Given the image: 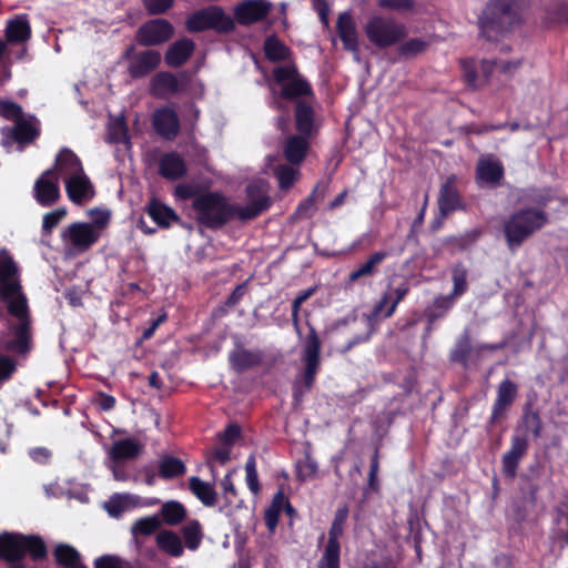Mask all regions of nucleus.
I'll list each match as a JSON object with an SVG mask.
<instances>
[{
	"instance_id": "nucleus-61",
	"label": "nucleus",
	"mask_w": 568,
	"mask_h": 568,
	"mask_svg": "<svg viewBox=\"0 0 568 568\" xmlns=\"http://www.w3.org/2000/svg\"><path fill=\"white\" fill-rule=\"evenodd\" d=\"M185 464H160L159 476L163 479H173L184 475Z\"/></svg>"
},
{
	"instance_id": "nucleus-31",
	"label": "nucleus",
	"mask_w": 568,
	"mask_h": 568,
	"mask_svg": "<svg viewBox=\"0 0 568 568\" xmlns=\"http://www.w3.org/2000/svg\"><path fill=\"white\" fill-rule=\"evenodd\" d=\"M146 213L162 229H168L172 222L179 221L175 211L155 197L148 203Z\"/></svg>"
},
{
	"instance_id": "nucleus-4",
	"label": "nucleus",
	"mask_w": 568,
	"mask_h": 568,
	"mask_svg": "<svg viewBox=\"0 0 568 568\" xmlns=\"http://www.w3.org/2000/svg\"><path fill=\"white\" fill-rule=\"evenodd\" d=\"M516 0H489L478 18L480 36L488 41L498 38L520 23Z\"/></svg>"
},
{
	"instance_id": "nucleus-27",
	"label": "nucleus",
	"mask_w": 568,
	"mask_h": 568,
	"mask_svg": "<svg viewBox=\"0 0 568 568\" xmlns=\"http://www.w3.org/2000/svg\"><path fill=\"white\" fill-rule=\"evenodd\" d=\"M308 136L295 134L286 139L283 146L284 159L291 164L300 166L308 152Z\"/></svg>"
},
{
	"instance_id": "nucleus-32",
	"label": "nucleus",
	"mask_w": 568,
	"mask_h": 568,
	"mask_svg": "<svg viewBox=\"0 0 568 568\" xmlns=\"http://www.w3.org/2000/svg\"><path fill=\"white\" fill-rule=\"evenodd\" d=\"M505 170L499 161L479 160L476 179L485 184L497 186L503 180Z\"/></svg>"
},
{
	"instance_id": "nucleus-2",
	"label": "nucleus",
	"mask_w": 568,
	"mask_h": 568,
	"mask_svg": "<svg viewBox=\"0 0 568 568\" xmlns=\"http://www.w3.org/2000/svg\"><path fill=\"white\" fill-rule=\"evenodd\" d=\"M0 302L6 303L8 313L19 321L11 326L13 338L4 343V351L27 355L32 348L30 311L19 267L9 254L0 258Z\"/></svg>"
},
{
	"instance_id": "nucleus-3",
	"label": "nucleus",
	"mask_w": 568,
	"mask_h": 568,
	"mask_svg": "<svg viewBox=\"0 0 568 568\" xmlns=\"http://www.w3.org/2000/svg\"><path fill=\"white\" fill-rule=\"evenodd\" d=\"M548 222V213L535 206L520 207L509 214L503 223V234L508 250L516 252Z\"/></svg>"
},
{
	"instance_id": "nucleus-58",
	"label": "nucleus",
	"mask_w": 568,
	"mask_h": 568,
	"mask_svg": "<svg viewBox=\"0 0 568 568\" xmlns=\"http://www.w3.org/2000/svg\"><path fill=\"white\" fill-rule=\"evenodd\" d=\"M67 215V210L64 207L55 209L43 216L42 229L44 232H51Z\"/></svg>"
},
{
	"instance_id": "nucleus-54",
	"label": "nucleus",
	"mask_w": 568,
	"mask_h": 568,
	"mask_svg": "<svg viewBox=\"0 0 568 568\" xmlns=\"http://www.w3.org/2000/svg\"><path fill=\"white\" fill-rule=\"evenodd\" d=\"M159 527L160 520L156 517H144L135 521L133 526V532L143 536H150L154 534L159 529Z\"/></svg>"
},
{
	"instance_id": "nucleus-48",
	"label": "nucleus",
	"mask_w": 568,
	"mask_h": 568,
	"mask_svg": "<svg viewBox=\"0 0 568 568\" xmlns=\"http://www.w3.org/2000/svg\"><path fill=\"white\" fill-rule=\"evenodd\" d=\"M429 47V42L420 38H412L403 42L397 51L400 57L406 59L413 58L425 52Z\"/></svg>"
},
{
	"instance_id": "nucleus-56",
	"label": "nucleus",
	"mask_w": 568,
	"mask_h": 568,
	"mask_svg": "<svg viewBox=\"0 0 568 568\" xmlns=\"http://www.w3.org/2000/svg\"><path fill=\"white\" fill-rule=\"evenodd\" d=\"M175 0H142L145 11L150 16H160L166 13L174 4Z\"/></svg>"
},
{
	"instance_id": "nucleus-14",
	"label": "nucleus",
	"mask_w": 568,
	"mask_h": 568,
	"mask_svg": "<svg viewBox=\"0 0 568 568\" xmlns=\"http://www.w3.org/2000/svg\"><path fill=\"white\" fill-rule=\"evenodd\" d=\"M61 236L69 241L74 248L84 252L99 241L100 231L90 223L74 222L62 232Z\"/></svg>"
},
{
	"instance_id": "nucleus-33",
	"label": "nucleus",
	"mask_w": 568,
	"mask_h": 568,
	"mask_svg": "<svg viewBox=\"0 0 568 568\" xmlns=\"http://www.w3.org/2000/svg\"><path fill=\"white\" fill-rule=\"evenodd\" d=\"M481 231L473 229L459 235H450L443 240V245L452 254L469 250L480 237Z\"/></svg>"
},
{
	"instance_id": "nucleus-25",
	"label": "nucleus",
	"mask_w": 568,
	"mask_h": 568,
	"mask_svg": "<svg viewBox=\"0 0 568 568\" xmlns=\"http://www.w3.org/2000/svg\"><path fill=\"white\" fill-rule=\"evenodd\" d=\"M336 31L346 51H358V34L354 19L349 12H342L338 14L336 21Z\"/></svg>"
},
{
	"instance_id": "nucleus-59",
	"label": "nucleus",
	"mask_w": 568,
	"mask_h": 568,
	"mask_svg": "<svg viewBox=\"0 0 568 568\" xmlns=\"http://www.w3.org/2000/svg\"><path fill=\"white\" fill-rule=\"evenodd\" d=\"M409 288L406 284H403L398 287H395L392 293V301L389 306L387 307L386 312L384 313V317H392L395 313L397 305L405 298L407 295Z\"/></svg>"
},
{
	"instance_id": "nucleus-45",
	"label": "nucleus",
	"mask_w": 568,
	"mask_h": 568,
	"mask_svg": "<svg viewBox=\"0 0 568 568\" xmlns=\"http://www.w3.org/2000/svg\"><path fill=\"white\" fill-rule=\"evenodd\" d=\"M467 267L462 262L456 263L452 270V281L454 285L450 294H453V296L458 298L467 292Z\"/></svg>"
},
{
	"instance_id": "nucleus-5",
	"label": "nucleus",
	"mask_w": 568,
	"mask_h": 568,
	"mask_svg": "<svg viewBox=\"0 0 568 568\" xmlns=\"http://www.w3.org/2000/svg\"><path fill=\"white\" fill-rule=\"evenodd\" d=\"M321 348L322 343L317 332L313 326H310L301 356L304 367L296 375L292 387V397L296 405L303 400L315 384L322 364Z\"/></svg>"
},
{
	"instance_id": "nucleus-1",
	"label": "nucleus",
	"mask_w": 568,
	"mask_h": 568,
	"mask_svg": "<svg viewBox=\"0 0 568 568\" xmlns=\"http://www.w3.org/2000/svg\"><path fill=\"white\" fill-rule=\"evenodd\" d=\"M245 191L247 196L245 206L231 203L220 191L201 192L192 202L196 222L215 231L234 219L241 222L254 220L270 209L272 201L262 185L250 183Z\"/></svg>"
},
{
	"instance_id": "nucleus-57",
	"label": "nucleus",
	"mask_w": 568,
	"mask_h": 568,
	"mask_svg": "<svg viewBox=\"0 0 568 568\" xmlns=\"http://www.w3.org/2000/svg\"><path fill=\"white\" fill-rule=\"evenodd\" d=\"M519 64H520L519 61H507V62L497 63L496 61L483 60L481 61V71H483L486 80H488V78L495 67H498L501 72L508 73L511 70L517 69L519 67Z\"/></svg>"
},
{
	"instance_id": "nucleus-34",
	"label": "nucleus",
	"mask_w": 568,
	"mask_h": 568,
	"mask_svg": "<svg viewBox=\"0 0 568 568\" xmlns=\"http://www.w3.org/2000/svg\"><path fill=\"white\" fill-rule=\"evenodd\" d=\"M189 489L204 506L214 507L216 505L217 494L213 484L192 476L189 479Z\"/></svg>"
},
{
	"instance_id": "nucleus-39",
	"label": "nucleus",
	"mask_w": 568,
	"mask_h": 568,
	"mask_svg": "<svg viewBox=\"0 0 568 568\" xmlns=\"http://www.w3.org/2000/svg\"><path fill=\"white\" fill-rule=\"evenodd\" d=\"M55 562L63 568H74L81 564L79 551L67 544H59L53 550Z\"/></svg>"
},
{
	"instance_id": "nucleus-41",
	"label": "nucleus",
	"mask_w": 568,
	"mask_h": 568,
	"mask_svg": "<svg viewBox=\"0 0 568 568\" xmlns=\"http://www.w3.org/2000/svg\"><path fill=\"white\" fill-rule=\"evenodd\" d=\"M325 190H320V184H316L311 194L304 199L296 207L295 215L298 219H310L316 211L315 204L317 201L323 200Z\"/></svg>"
},
{
	"instance_id": "nucleus-62",
	"label": "nucleus",
	"mask_w": 568,
	"mask_h": 568,
	"mask_svg": "<svg viewBox=\"0 0 568 568\" xmlns=\"http://www.w3.org/2000/svg\"><path fill=\"white\" fill-rule=\"evenodd\" d=\"M245 480L248 489L257 495L261 490L256 464H245Z\"/></svg>"
},
{
	"instance_id": "nucleus-20",
	"label": "nucleus",
	"mask_w": 568,
	"mask_h": 568,
	"mask_svg": "<svg viewBox=\"0 0 568 568\" xmlns=\"http://www.w3.org/2000/svg\"><path fill=\"white\" fill-rule=\"evenodd\" d=\"M438 211L443 215H449L455 211L464 209L463 199L457 189L456 176L450 175L442 184L438 194Z\"/></svg>"
},
{
	"instance_id": "nucleus-50",
	"label": "nucleus",
	"mask_w": 568,
	"mask_h": 568,
	"mask_svg": "<svg viewBox=\"0 0 568 568\" xmlns=\"http://www.w3.org/2000/svg\"><path fill=\"white\" fill-rule=\"evenodd\" d=\"M130 508V500L128 496L113 495L109 501L105 503V510L111 517L118 518Z\"/></svg>"
},
{
	"instance_id": "nucleus-21",
	"label": "nucleus",
	"mask_w": 568,
	"mask_h": 568,
	"mask_svg": "<svg viewBox=\"0 0 568 568\" xmlns=\"http://www.w3.org/2000/svg\"><path fill=\"white\" fill-rule=\"evenodd\" d=\"M112 474L120 481H144L149 486L155 484L156 475L148 467H138V464H110Z\"/></svg>"
},
{
	"instance_id": "nucleus-47",
	"label": "nucleus",
	"mask_w": 568,
	"mask_h": 568,
	"mask_svg": "<svg viewBox=\"0 0 568 568\" xmlns=\"http://www.w3.org/2000/svg\"><path fill=\"white\" fill-rule=\"evenodd\" d=\"M521 427L524 428L525 436L538 438L541 433V419L538 412H532L527 406L524 409Z\"/></svg>"
},
{
	"instance_id": "nucleus-44",
	"label": "nucleus",
	"mask_w": 568,
	"mask_h": 568,
	"mask_svg": "<svg viewBox=\"0 0 568 568\" xmlns=\"http://www.w3.org/2000/svg\"><path fill=\"white\" fill-rule=\"evenodd\" d=\"M294 166L287 162V164H278L275 168L274 175L281 190H290L300 176V169Z\"/></svg>"
},
{
	"instance_id": "nucleus-8",
	"label": "nucleus",
	"mask_w": 568,
	"mask_h": 568,
	"mask_svg": "<svg viewBox=\"0 0 568 568\" xmlns=\"http://www.w3.org/2000/svg\"><path fill=\"white\" fill-rule=\"evenodd\" d=\"M189 32L197 33L214 30L219 33H227L234 30V20L225 13L220 6H209L190 14L185 21Z\"/></svg>"
},
{
	"instance_id": "nucleus-22",
	"label": "nucleus",
	"mask_w": 568,
	"mask_h": 568,
	"mask_svg": "<svg viewBox=\"0 0 568 568\" xmlns=\"http://www.w3.org/2000/svg\"><path fill=\"white\" fill-rule=\"evenodd\" d=\"M145 445L138 436H129L113 440L109 456L113 462L139 458Z\"/></svg>"
},
{
	"instance_id": "nucleus-49",
	"label": "nucleus",
	"mask_w": 568,
	"mask_h": 568,
	"mask_svg": "<svg viewBox=\"0 0 568 568\" xmlns=\"http://www.w3.org/2000/svg\"><path fill=\"white\" fill-rule=\"evenodd\" d=\"M528 448V438L516 435L511 438L509 450L504 455L503 462H518Z\"/></svg>"
},
{
	"instance_id": "nucleus-16",
	"label": "nucleus",
	"mask_w": 568,
	"mask_h": 568,
	"mask_svg": "<svg viewBox=\"0 0 568 568\" xmlns=\"http://www.w3.org/2000/svg\"><path fill=\"white\" fill-rule=\"evenodd\" d=\"M518 395V386L515 382L506 378L503 379L498 387L496 398L491 407L489 425H494L506 416V412L514 404Z\"/></svg>"
},
{
	"instance_id": "nucleus-46",
	"label": "nucleus",
	"mask_w": 568,
	"mask_h": 568,
	"mask_svg": "<svg viewBox=\"0 0 568 568\" xmlns=\"http://www.w3.org/2000/svg\"><path fill=\"white\" fill-rule=\"evenodd\" d=\"M182 536L186 548L195 550L202 540V528L199 520H191L182 528Z\"/></svg>"
},
{
	"instance_id": "nucleus-17",
	"label": "nucleus",
	"mask_w": 568,
	"mask_h": 568,
	"mask_svg": "<svg viewBox=\"0 0 568 568\" xmlns=\"http://www.w3.org/2000/svg\"><path fill=\"white\" fill-rule=\"evenodd\" d=\"M345 526L331 524L327 541L324 546L317 568H339L341 567V537L344 535Z\"/></svg>"
},
{
	"instance_id": "nucleus-19",
	"label": "nucleus",
	"mask_w": 568,
	"mask_h": 568,
	"mask_svg": "<svg viewBox=\"0 0 568 568\" xmlns=\"http://www.w3.org/2000/svg\"><path fill=\"white\" fill-rule=\"evenodd\" d=\"M161 53L156 50L146 49L138 52L128 65V73L133 80L148 77L159 68Z\"/></svg>"
},
{
	"instance_id": "nucleus-35",
	"label": "nucleus",
	"mask_w": 568,
	"mask_h": 568,
	"mask_svg": "<svg viewBox=\"0 0 568 568\" xmlns=\"http://www.w3.org/2000/svg\"><path fill=\"white\" fill-rule=\"evenodd\" d=\"M388 256L387 252L377 251L348 274V282L355 283L362 277H373L377 274V266Z\"/></svg>"
},
{
	"instance_id": "nucleus-38",
	"label": "nucleus",
	"mask_w": 568,
	"mask_h": 568,
	"mask_svg": "<svg viewBox=\"0 0 568 568\" xmlns=\"http://www.w3.org/2000/svg\"><path fill=\"white\" fill-rule=\"evenodd\" d=\"M264 54L271 62H281L290 58L291 50L275 36H271L264 42Z\"/></svg>"
},
{
	"instance_id": "nucleus-37",
	"label": "nucleus",
	"mask_w": 568,
	"mask_h": 568,
	"mask_svg": "<svg viewBox=\"0 0 568 568\" xmlns=\"http://www.w3.org/2000/svg\"><path fill=\"white\" fill-rule=\"evenodd\" d=\"M158 547L172 557L183 555V546L180 537L171 530H164L156 536Z\"/></svg>"
},
{
	"instance_id": "nucleus-42",
	"label": "nucleus",
	"mask_w": 568,
	"mask_h": 568,
	"mask_svg": "<svg viewBox=\"0 0 568 568\" xmlns=\"http://www.w3.org/2000/svg\"><path fill=\"white\" fill-rule=\"evenodd\" d=\"M161 516L166 525L176 526L185 519L186 509L179 501H166L161 507Z\"/></svg>"
},
{
	"instance_id": "nucleus-30",
	"label": "nucleus",
	"mask_w": 568,
	"mask_h": 568,
	"mask_svg": "<svg viewBox=\"0 0 568 568\" xmlns=\"http://www.w3.org/2000/svg\"><path fill=\"white\" fill-rule=\"evenodd\" d=\"M295 129L301 135L311 138L314 131L315 113L313 106L304 101L295 102Z\"/></svg>"
},
{
	"instance_id": "nucleus-13",
	"label": "nucleus",
	"mask_w": 568,
	"mask_h": 568,
	"mask_svg": "<svg viewBox=\"0 0 568 568\" xmlns=\"http://www.w3.org/2000/svg\"><path fill=\"white\" fill-rule=\"evenodd\" d=\"M33 196L38 204L48 207L60 199L59 179L54 169L45 170L34 182Z\"/></svg>"
},
{
	"instance_id": "nucleus-60",
	"label": "nucleus",
	"mask_w": 568,
	"mask_h": 568,
	"mask_svg": "<svg viewBox=\"0 0 568 568\" xmlns=\"http://www.w3.org/2000/svg\"><path fill=\"white\" fill-rule=\"evenodd\" d=\"M504 129H506V123L481 124V125L471 123V124H467V125H464L460 128V130L463 132H465L466 134H476V135H481V134H485V133L491 132V131H500Z\"/></svg>"
},
{
	"instance_id": "nucleus-53",
	"label": "nucleus",
	"mask_w": 568,
	"mask_h": 568,
	"mask_svg": "<svg viewBox=\"0 0 568 568\" xmlns=\"http://www.w3.org/2000/svg\"><path fill=\"white\" fill-rule=\"evenodd\" d=\"M460 68H462L463 79H464L465 83L468 87L476 89L478 87V84H477L478 77H477V67H476L475 60L469 59V58L462 59Z\"/></svg>"
},
{
	"instance_id": "nucleus-64",
	"label": "nucleus",
	"mask_w": 568,
	"mask_h": 568,
	"mask_svg": "<svg viewBox=\"0 0 568 568\" xmlns=\"http://www.w3.org/2000/svg\"><path fill=\"white\" fill-rule=\"evenodd\" d=\"M94 568H123L122 559L114 555H103L94 560Z\"/></svg>"
},
{
	"instance_id": "nucleus-55",
	"label": "nucleus",
	"mask_w": 568,
	"mask_h": 568,
	"mask_svg": "<svg viewBox=\"0 0 568 568\" xmlns=\"http://www.w3.org/2000/svg\"><path fill=\"white\" fill-rule=\"evenodd\" d=\"M0 115L17 122L23 116L22 106L13 101L0 100Z\"/></svg>"
},
{
	"instance_id": "nucleus-9",
	"label": "nucleus",
	"mask_w": 568,
	"mask_h": 568,
	"mask_svg": "<svg viewBox=\"0 0 568 568\" xmlns=\"http://www.w3.org/2000/svg\"><path fill=\"white\" fill-rule=\"evenodd\" d=\"M274 82L281 87V97L285 100H301L303 97L314 98L310 81L304 78L295 63L273 69Z\"/></svg>"
},
{
	"instance_id": "nucleus-6",
	"label": "nucleus",
	"mask_w": 568,
	"mask_h": 568,
	"mask_svg": "<svg viewBox=\"0 0 568 568\" xmlns=\"http://www.w3.org/2000/svg\"><path fill=\"white\" fill-rule=\"evenodd\" d=\"M27 555L33 561H41L48 557V547L41 536L8 531L0 534V559H23Z\"/></svg>"
},
{
	"instance_id": "nucleus-10",
	"label": "nucleus",
	"mask_w": 568,
	"mask_h": 568,
	"mask_svg": "<svg viewBox=\"0 0 568 568\" xmlns=\"http://www.w3.org/2000/svg\"><path fill=\"white\" fill-rule=\"evenodd\" d=\"M174 36L173 24L163 18H154L143 22L135 31L139 45L151 48L169 42Z\"/></svg>"
},
{
	"instance_id": "nucleus-28",
	"label": "nucleus",
	"mask_w": 568,
	"mask_h": 568,
	"mask_svg": "<svg viewBox=\"0 0 568 568\" xmlns=\"http://www.w3.org/2000/svg\"><path fill=\"white\" fill-rule=\"evenodd\" d=\"M159 173L166 180L176 181L186 175L187 166L178 152H169L160 159Z\"/></svg>"
},
{
	"instance_id": "nucleus-36",
	"label": "nucleus",
	"mask_w": 568,
	"mask_h": 568,
	"mask_svg": "<svg viewBox=\"0 0 568 568\" xmlns=\"http://www.w3.org/2000/svg\"><path fill=\"white\" fill-rule=\"evenodd\" d=\"M6 38L10 43L26 42L31 38V27L27 16L17 17L8 21Z\"/></svg>"
},
{
	"instance_id": "nucleus-24",
	"label": "nucleus",
	"mask_w": 568,
	"mask_h": 568,
	"mask_svg": "<svg viewBox=\"0 0 568 568\" xmlns=\"http://www.w3.org/2000/svg\"><path fill=\"white\" fill-rule=\"evenodd\" d=\"M65 191L70 201L81 205L94 195L93 185L84 172L65 180Z\"/></svg>"
},
{
	"instance_id": "nucleus-43",
	"label": "nucleus",
	"mask_w": 568,
	"mask_h": 568,
	"mask_svg": "<svg viewBox=\"0 0 568 568\" xmlns=\"http://www.w3.org/2000/svg\"><path fill=\"white\" fill-rule=\"evenodd\" d=\"M39 130L23 116L14 122V126L12 129V138L18 143L33 142L39 136Z\"/></svg>"
},
{
	"instance_id": "nucleus-29",
	"label": "nucleus",
	"mask_w": 568,
	"mask_h": 568,
	"mask_svg": "<svg viewBox=\"0 0 568 568\" xmlns=\"http://www.w3.org/2000/svg\"><path fill=\"white\" fill-rule=\"evenodd\" d=\"M54 169L57 176L69 175L73 176L84 172L82 162L79 156L69 148H62L55 156Z\"/></svg>"
},
{
	"instance_id": "nucleus-51",
	"label": "nucleus",
	"mask_w": 568,
	"mask_h": 568,
	"mask_svg": "<svg viewBox=\"0 0 568 568\" xmlns=\"http://www.w3.org/2000/svg\"><path fill=\"white\" fill-rule=\"evenodd\" d=\"M18 369V362L8 354H0V387L9 382Z\"/></svg>"
},
{
	"instance_id": "nucleus-12",
	"label": "nucleus",
	"mask_w": 568,
	"mask_h": 568,
	"mask_svg": "<svg viewBox=\"0 0 568 568\" xmlns=\"http://www.w3.org/2000/svg\"><path fill=\"white\" fill-rule=\"evenodd\" d=\"M272 10L268 0H242L234 8V19L240 26H251L267 18Z\"/></svg>"
},
{
	"instance_id": "nucleus-15",
	"label": "nucleus",
	"mask_w": 568,
	"mask_h": 568,
	"mask_svg": "<svg viewBox=\"0 0 568 568\" xmlns=\"http://www.w3.org/2000/svg\"><path fill=\"white\" fill-rule=\"evenodd\" d=\"M187 81L183 82L170 71L155 73L150 81V93L156 99H168L185 91Z\"/></svg>"
},
{
	"instance_id": "nucleus-18",
	"label": "nucleus",
	"mask_w": 568,
	"mask_h": 568,
	"mask_svg": "<svg viewBox=\"0 0 568 568\" xmlns=\"http://www.w3.org/2000/svg\"><path fill=\"white\" fill-rule=\"evenodd\" d=\"M392 301V295L389 293H384L378 302L375 303L372 312L369 314H365L366 320V331L364 334L356 335L352 339H349L345 346V351H349L358 344L367 342L373 333L376 329V326L381 318L384 317V313L386 312V306L388 307Z\"/></svg>"
},
{
	"instance_id": "nucleus-26",
	"label": "nucleus",
	"mask_w": 568,
	"mask_h": 568,
	"mask_svg": "<svg viewBox=\"0 0 568 568\" xmlns=\"http://www.w3.org/2000/svg\"><path fill=\"white\" fill-rule=\"evenodd\" d=\"M195 49L193 40L183 38L174 41L164 54V62L170 68H180L192 57Z\"/></svg>"
},
{
	"instance_id": "nucleus-52",
	"label": "nucleus",
	"mask_w": 568,
	"mask_h": 568,
	"mask_svg": "<svg viewBox=\"0 0 568 568\" xmlns=\"http://www.w3.org/2000/svg\"><path fill=\"white\" fill-rule=\"evenodd\" d=\"M241 426L235 423H231L223 432L217 434V440L221 446L231 447L241 439Z\"/></svg>"
},
{
	"instance_id": "nucleus-40",
	"label": "nucleus",
	"mask_w": 568,
	"mask_h": 568,
	"mask_svg": "<svg viewBox=\"0 0 568 568\" xmlns=\"http://www.w3.org/2000/svg\"><path fill=\"white\" fill-rule=\"evenodd\" d=\"M471 349L470 337L465 333L456 341L455 346L450 349L449 361L452 363L460 364L466 368L468 366Z\"/></svg>"
},
{
	"instance_id": "nucleus-23",
	"label": "nucleus",
	"mask_w": 568,
	"mask_h": 568,
	"mask_svg": "<svg viewBox=\"0 0 568 568\" xmlns=\"http://www.w3.org/2000/svg\"><path fill=\"white\" fill-rule=\"evenodd\" d=\"M263 352L260 349H247L236 347L229 353V365L236 374H243L248 369L261 366Z\"/></svg>"
},
{
	"instance_id": "nucleus-63",
	"label": "nucleus",
	"mask_w": 568,
	"mask_h": 568,
	"mask_svg": "<svg viewBox=\"0 0 568 568\" xmlns=\"http://www.w3.org/2000/svg\"><path fill=\"white\" fill-rule=\"evenodd\" d=\"M296 477L301 483L312 479L317 473V464H295Z\"/></svg>"
},
{
	"instance_id": "nucleus-7",
	"label": "nucleus",
	"mask_w": 568,
	"mask_h": 568,
	"mask_svg": "<svg viewBox=\"0 0 568 568\" xmlns=\"http://www.w3.org/2000/svg\"><path fill=\"white\" fill-rule=\"evenodd\" d=\"M364 31L369 42L379 49L395 45L407 37V28L404 23L382 16L369 18Z\"/></svg>"
},
{
	"instance_id": "nucleus-11",
	"label": "nucleus",
	"mask_w": 568,
	"mask_h": 568,
	"mask_svg": "<svg viewBox=\"0 0 568 568\" xmlns=\"http://www.w3.org/2000/svg\"><path fill=\"white\" fill-rule=\"evenodd\" d=\"M151 123L154 131L168 141L176 139L181 131V123L176 111L168 105L153 111Z\"/></svg>"
}]
</instances>
